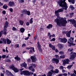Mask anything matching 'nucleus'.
<instances>
[{
    "mask_svg": "<svg viewBox=\"0 0 76 76\" xmlns=\"http://www.w3.org/2000/svg\"><path fill=\"white\" fill-rule=\"evenodd\" d=\"M52 25L49 24L48 26H46V28H48V29H50V28H52Z\"/></svg>",
    "mask_w": 76,
    "mask_h": 76,
    "instance_id": "obj_23",
    "label": "nucleus"
},
{
    "mask_svg": "<svg viewBox=\"0 0 76 76\" xmlns=\"http://www.w3.org/2000/svg\"><path fill=\"white\" fill-rule=\"evenodd\" d=\"M71 54H72L70 56V58H69V59L73 60L75 58V57H76V53L72 52L71 53Z\"/></svg>",
    "mask_w": 76,
    "mask_h": 76,
    "instance_id": "obj_7",
    "label": "nucleus"
},
{
    "mask_svg": "<svg viewBox=\"0 0 76 76\" xmlns=\"http://www.w3.org/2000/svg\"><path fill=\"white\" fill-rule=\"evenodd\" d=\"M48 37L50 39H51V37H55V34L51 35L50 33H48Z\"/></svg>",
    "mask_w": 76,
    "mask_h": 76,
    "instance_id": "obj_18",
    "label": "nucleus"
},
{
    "mask_svg": "<svg viewBox=\"0 0 76 76\" xmlns=\"http://www.w3.org/2000/svg\"><path fill=\"white\" fill-rule=\"evenodd\" d=\"M26 45V44L24 43L22 45V47H25Z\"/></svg>",
    "mask_w": 76,
    "mask_h": 76,
    "instance_id": "obj_46",
    "label": "nucleus"
},
{
    "mask_svg": "<svg viewBox=\"0 0 76 76\" xmlns=\"http://www.w3.org/2000/svg\"><path fill=\"white\" fill-rule=\"evenodd\" d=\"M14 5V3L12 2H10L9 3V5L10 6H12Z\"/></svg>",
    "mask_w": 76,
    "mask_h": 76,
    "instance_id": "obj_26",
    "label": "nucleus"
},
{
    "mask_svg": "<svg viewBox=\"0 0 76 76\" xmlns=\"http://www.w3.org/2000/svg\"><path fill=\"white\" fill-rule=\"evenodd\" d=\"M40 30H41V31H43V29L42 28H40Z\"/></svg>",
    "mask_w": 76,
    "mask_h": 76,
    "instance_id": "obj_57",
    "label": "nucleus"
},
{
    "mask_svg": "<svg viewBox=\"0 0 76 76\" xmlns=\"http://www.w3.org/2000/svg\"><path fill=\"white\" fill-rule=\"evenodd\" d=\"M29 23H29V22H26V25H27V26H29Z\"/></svg>",
    "mask_w": 76,
    "mask_h": 76,
    "instance_id": "obj_47",
    "label": "nucleus"
},
{
    "mask_svg": "<svg viewBox=\"0 0 76 76\" xmlns=\"http://www.w3.org/2000/svg\"><path fill=\"white\" fill-rule=\"evenodd\" d=\"M1 40H2V41L1 40H0V44H7V45H9L11 43V41L7 38H2L1 39Z\"/></svg>",
    "mask_w": 76,
    "mask_h": 76,
    "instance_id": "obj_3",
    "label": "nucleus"
},
{
    "mask_svg": "<svg viewBox=\"0 0 76 76\" xmlns=\"http://www.w3.org/2000/svg\"><path fill=\"white\" fill-rule=\"evenodd\" d=\"M65 57V56L63 55L61 56H60V58H64Z\"/></svg>",
    "mask_w": 76,
    "mask_h": 76,
    "instance_id": "obj_38",
    "label": "nucleus"
},
{
    "mask_svg": "<svg viewBox=\"0 0 76 76\" xmlns=\"http://www.w3.org/2000/svg\"><path fill=\"white\" fill-rule=\"evenodd\" d=\"M72 67V65H69L67 67V68L69 69H70Z\"/></svg>",
    "mask_w": 76,
    "mask_h": 76,
    "instance_id": "obj_32",
    "label": "nucleus"
},
{
    "mask_svg": "<svg viewBox=\"0 0 76 76\" xmlns=\"http://www.w3.org/2000/svg\"><path fill=\"white\" fill-rule=\"evenodd\" d=\"M55 21L56 23V25L60 26H65L66 24L67 23L65 18H61V20H60L59 18H57L55 20Z\"/></svg>",
    "mask_w": 76,
    "mask_h": 76,
    "instance_id": "obj_1",
    "label": "nucleus"
},
{
    "mask_svg": "<svg viewBox=\"0 0 76 76\" xmlns=\"http://www.w3.org/2000/svg\"><path fill=\"white\" fill-rule=\"evenodd\" d=\"M49 47L52 49V50H55V47L54 46L51 45L50 44H49Z\"/></svg>",
    "mask_w": 76,
    "mask_h": 76,
    "instance_id": "obj_19",
    "label": "nucleus"
},
{
    "mask_svg": "<svg viewBox=\"0 0 76 76\" xmlns=\"http://www.w3.org/2000/svg\"><path fill=\"white\" fill-rule=\"evenodd\" d=\"M31 48H26V50H29V49H30V50H31Z\"/></svg>",
    "mask_w": 76,
    "mask_h": 76,
    "instance_id": "obj_50",
    "label": "nucleus"
},
{
    "mask_svg": "<svg viewBox=\"0 0 76 76\" xmlns=\"http://www.w3.org/2000/svg\"><path fill=\"white\" fill-rule=\"evenodd\" d=\"M2 4H3L2 3H1V2H0V6L2 5Z\"/></svg>",
    "mask_w": 76,
    "mask_h": 76,
    "instance_id": "obj_58",
    "label": "nucleus"
},
{
    "mask_svg": "<svg viewBox=\"0 0 76 76\" xmlns=\"http://www.w3.org/2000/svg\"><path fill=\"white\" fill-rule=\"evenodd\" d=\"M38 76H40L39 75ZM41 76H46V75L45 74Z\"/></svg>",
    "mask_w": 76,
    "mask_h": 76,
    "instance_id": "obj_62",
    "label": "nucleus"
},
{
    "mask_svg": "<svg viewBox=\"0 0 76 76\" xmlns=\"http://www.w3.org/2000/svg\"><path fill=\"white\" fill-rule=\"evenodd\" d=\"M3 33V31H1V32H0V37H1V35H2V34Z\"/></svg>",
    "mask_w": 76,
    "mask_h": 76,
    "instance_id": "obj_43",
    "label": "nucleus"
},
{
    "mask_svg": "<svg viewBox=\"0 0 76 76\" xmlns=\"http://www.w3.org/2000/svg\"><path fill=\"white\" fill-rule=\"evenodd\" d=\"M55 41V38H53L50 40V41Z\"/></svg>",
    "mask_w": 76,
    "mask_h": 76,
    "instance_id": "obj_37",
    "label": "nucleus"
},
{
    "mask_svg": "<svg viewBox=\"0 0 76 76\" xmlns=\"http://www.w3.org/2000/svg\"><path fill=\"white\" fill-rule=\"evenodd\" d=\"M63 75L66 76L67 75V74H66V73L63 74Z\"/></svg>",
    "mask_w": 76,
    "mask_h": 76,
    "instance_id": "obj_54",
    "label": "nucleus"
},
{
    "mask_svg": "<svg viewBox=\"0 0 76 76\" xmlns=\"http://www.w3.org/2000/svg\"><path fill=\"white\" fill-rule=\"evenodd\" d=\"M37 43L38 44V47L40 49V45H39V42H37Z\"/></svg>",
    "mask_w": 76,
    "mask_h": 76,
    "instance_id": "obj_34",
    "label": "nucleus"
},
{
    "mask_svg": "<svg viewBox=\"0 0 76 76\" xmlns=\"http://www.w3.org/2000/svg\"><path fill=\"white\" fill-rule=\"evenodd\" d=\"M63 11V9H59L57 11H55V14L57 16H59V13H60V12H62Z\"/></svg>",
    "mask_w": 76,
    "mask_h": 76,
    "instance_id": "obj_9",
    "label": "nucleus"
},
{
    "mask_svg": "<svg viewBox=\"0 0 76 76\" xmlns=\"http://www.w3.org/2000/svg\"><path fill=\"white\" fill-rule=\"evenodd\" d=\"M69 21L70 22V23H71L73 24V25L76 28V24L75 23H76V21H75V20L74 19H70V20H69Z\"/></svg>",
    "mask_w": 76,
    "mask_h": 76,
    "instance_id": "obj_12",
    "label": "nucleus"
},
{
    "mask_svg": "<svg viewBox=\"0 0 76 76\" xmlns=\"http://www.w3.org/2000/svg\"><path fill=\"white\" fill-rule=\"evenodd\" d=\"M71 76H75V75L74 74H72L71 75Z\"/></svg>",
    "mask_w": 76,
    "mask_h": 76,
    "instance_id": "obj_51",
    "label": "nucleus"
},
{
    "mask_svg": "<svg viewBox=\"0 0 76 76\" xmlns=\"http://www.w3.org/2000/svg\"><path fill=\"white\" fill-rule=\"evenodd\" d=\"M20 66H21V68H22V67H23V66L26 68V67L27 64H26L25 63H22L21 64V65H20Z\"/></svg>",
    "mask_w": 76,
    "mask_h": 76,
    "instance_id": "obj_17",
    "label": "nucleus"
},
{
    "mask_svg": "<svg viewBox=\"0 0 76 76\" xmlns=\"http://www.w3.org/2000/svg\"><path fill=\"white\" fill-rule=\"evenodd\" d=\"M33 18H31L30 20H29V23L30 24H31L33 23Z\"/></svg>",
    "mask_w": 76,
    "mask_h": 76,
    "instance_id": "obj_28",
    "label": "nucleus"
},
{
    "mask_svg": "<svg viewBox=\"0 0 76 76\" xmlns=\"http://www.w3.org/2000/svg\"><path fill=\"white\" fill-rule=\"evenodd\" d=\"M55 52H56V53H57L58 51V50L56 49H55Z\"/></svg>",
    "mask_w": 76,
    "mask_h": 76,
    "instance_id": "obj_49",
    "label": "nucleus"
},
{
    "mask_svg": "<svg viewBox=\"0 0 76 76\" xmlns=\"http://www.w3.org/2000/svg\"><path fill=\"white\" fill-rule=\"evenodd\" d=\"M73 73L75 74L76 75V71L74 70Z\"/></svg>",
    "mask_w": 76,
    "mask_h": 76,
    "instance_id": "obj_53",
    "label": "nucleus"
},
{
    "mask_svg": "<svg viewBox=\"0 0 76 76\" xmlns=\"http://www.w3.org/2000/svg\"><path fill=\"white\" fill-rule=\"evenodd\" d=\"M21 75H24L26 76H28L30 75H33V73L31 72H29V71H24L23 72H21Z\"/></svg>",
    "mask_w": 76,
    "mask_h": 76,
    "instance_id": "obj_5",
    "label": "nucleus"
},
{
    "mask_svg": "<svg viewBox=\"0 0 76 76\" xmlns=\"http://www.w3.org/2000/svg\"><path fill=\"white\" fill-rule=\"evenodd\" d=\"M1 57H2V58H5V57H6V56L4 55H2V56H1Z\"/></svg>",
    "mask_w": 76,
    "mask_h": 76,
    "instance_id": "obj_45",
    "label": "nucleus"
},
{
    "mask_svg": "<svg viewBox=\"0 0 76 76\" xmlns=\"http://www.w3.org/2000/svg\"><path fill=\"white\" fill-rule=\"evenodd\" d=\"M1 68L2 69V70L4 69V68H3V67H1Z\"/></svg>",
    "mask_w": 76,
    "mask_h": 76,
    "instance_id": "obj_60",
    "label": "nucleus"
},
{
    "mask_svg": "<svg viewBox=\"0 0 76 76\" xmlns=\"http://www.w3.org/2000/svg\"><path fill=\"white\" fill-rule=\"evenodd\" d=\"M53 67L51 66L50 65L49 68V69L50 70H51L50 71H49L48 72V75L47 76H51L52 75V73H53L54 74H57L58 73V72H59V71H58V70L57 69H55V71H53Z\"/></svg>",
    "mask_w": 76,
    "mask_h": 76,
    "instance_id": "obj_2",
    "label": "nucleus"
},
{
    "mask_svg": "<svg viewBox=\"0 0 76 76\" xmlns=\"http://www.w3.org/2000/svg\"><path fill=\"white\" fill-rule=\"evenodd\" d=\"M55 57H56V58H58V56L57 55H55Z\"/></svg>",
    "mask_w": 76,
    "mask_h": 76,
    "instance_id": "obj_55",
    "label": "nucleus"
},
{
    "mask_svg": "<svg viewBox=\"0 0 76 76\" xmlns=\"http://www.w3.org/2000/svg\"><path fill=\"white\" fill-rule=\"evenodd\" d=\"M70 33H71V30L69 31L67 33H66V36L68 37H70Z\"/></svg>",
    "mask_w": 76,
    "mask_h": 76,
    "instance_id": "obj_20",
    "label": "nucleus"
},
{
    "mask_svg": "<svg viewBox=\"0 0 76 76\" xmlns=\"http://www.w3.org/2000/svg\"><path fill=\"white\" fill-rule=\"evenodd\" d=\"M20 31H21V32L23 33L24 31V29L23 28H21V29H20Z\"/></svg>",
    "mask_w": 76,
    "mask_h": 76,
    "instance_id": "obj_29",
    "label": "nucleus"
},
{
    "mask_svg": "<svg viewBox=\"0 0 76 76\" xmlns=\"http://www.w3.org/2000/svg\"><path fill=\"white\" fill-rule=\"evenodd\" d=\"M34 48H31V50H29V52L31 53H32L33 52H34Z\"/></svg>",
    "mask_w": 76,
    "mask_h": 76,
    "instance_id": "obj_24",
    "label": "nucleus"
},
{
    "mask_svg": "<svg viewBox=\"0 0 76 76\" xmlns=\"http://www.w3.org/2000/svg\"><path fill=\"white\" fill-rule=\"evenodd\" d=\"M60 69H63V67L62 66H60Z\"/></svg>",
    "mask_w": 76,
    "mask_h": 76,
    "instance_id": "obj_40",
    "label": "nucleus"
},
{
    "mask_svg": "<svg viewBox=\"0 0 76 76\" xmlns=\"http://www.w3.org/2000/svg\"><path fill=\"white\" fill-rule=\"evenodd\" d=\"M31 59L33 62H35L36 61V58L35 57V56H31Z\"/></svg>",
    "mask_w": 76,
    "mask_h": 76,
    "instance_id": "obj_14",
    "label": "nucleus"
},
{
    "mask_svg": "<svg viewBox=\"0 0 76 76\" xmlns=\"http://www.w3.org/2000/svg\"><path fill=\"white\" fill-rule=\"evenodd\" d=\"M29 39V37H28L26 38H25V40H27Z\"/></svg>",
    "mask_w": 76,
    "mask_h": 76,
    "instance_id": "obj_48",
    "label": "nucleus"
},
{
    "mask_svg": "<svg viewBox=\"0 0 76 76\" xmlns=\"http://www.w3.org/2000/svg\"><path fill=\"white\" fill-rule=\"evenodd\" d=\"M14 47L15 48H19V45L18 44H16L15 45H14Z\"/></svg>",
    "mask_w": 76,
    "mask_h": 76,
    "instance_id": "obj_33",
    "label": "nucleus"
},
{
    "mask_svg": "<svg viewBox=\"0 0 76 76\" xmlns=\"http://www.w3.org/2000/svg\"><path fill=\"white\" fill-rule=\"evenodd\" d=\"M1 76H4V74H1Z\"/></svg>",
    "mask_w": 76,
    "mask_h": 76,
    "instance_id": "obj_59",
    "label": "nucleus"
},
{
    "mask_svg": "<svg viewBox=\"0 0 76 76\" xmlns=\"http://www.w3.org/2000/svg\"><path fill=\"white\" fill-rule=\"evenodd\" d=\"M23 21L22 20H20L19 21V23H20V24H21V25L23 26Z\"/></svg>",
    "mask_w": 76,
    "mask_h": 76,
    "instance_id": "obj_30",
    "label": "nucleus"
},
{
    "mask_svg": "<svg viewBox=\"0 0 76 76\" xmlns=\"http://www.w3.org/2000/svg\"><path fill=\"white\" fill-rule=\"evenodd\" d=\"M6 72H7V75H9V76H12V74H11V73L10 72H8L7 70H6Z\"/></svg>",
    "mask_w": 76,
    "mask_h": 76,
    "instance_id": "obj_22",
    "label": "nucleus"
},
{
    "mask_svg": "<svg viewBox=\"0 0 76 76\" xmlns=\"http://www.w3.org/2000/svg\"><path fill=\"white\" fill-rule=\"evenodd\" d=\"M63 65H64L65 64H68V62H69V60L68 59H66L65 60H63Z\"/></svg>",
    "mask_w": 76,
    "mask_h": 76,
    "instance_id": "obj_13",
    "label": "nucleus"
},
{
    "mask_svg": "<svg viewBox=\"0 0 76 76\" xmlns=\"http://www.w3.org/2000/svg\"><path fill=\"white\" fill-rule=\"evenodd\" d=\"M73 15V13H72L70 14V15Z\"/></svg>",
    "mask_w": 76,
    "mask_h": 76,
    "instance_id": "obj_61",
    "label": "nucleus"
},
{
    "mask_svg": "<svg viewBox=\"0 0 76 76\" xmlns=\"http://www.w3.org/2000/svg\"><path fill=\"white\" fill-rule=\"evenodd\" d=\"M60 41L61 42H63L65 43L66 42H67V39H66V38H63V39H60Z\"/></svg>",
    "mask_w": 76,
    "mask_h": 76,
    "instance_id": "obj_15",
    "label": "nucleus"
},
{
    "mask_svg": "<svg viewBox=\"0 0 76 76\" xmlns=\"http://www.w3.org/2000/svg\"><path fill=\"white\" fill-rule=\"evenodd\" d=\"M66 1V0H64L62 1H60L58 2V4L60 5V6L63 7V9L66 10L68 7L66 5V3L65 2Z\"/></svg>",
    "mask_w": 76,
    "mask_h": 76,
    "instance_id": "obj_4",
    "label": "nucleus"
},
{
    "mask_svg": "<svg viewBox=\"0 0 76 76\" xmlns=\"http://www.w3.org/2000/svg\"><path fill=\"white\" fill-rule=\"evenodd\" d=\"M29 69L31 70L33 72H34V69L33 68L32 66H31L29 67Z\"/></svg>",
    "mask_w": 76,
    "mask_h": 76,
    "instance_id": "obj_25",
    "label": "nucleus"
},
{
    "mask_svg": "<svg viewBox=\"0 0 76 76\" xmlns=\"http://www.w3.org/2000/svg\"><path fill=\"white\" fill-rule=\"evenodd\" d=\"M53 62L56 64H58L59 62V60L56 58H53L52 59Z\"/></svg>",
    "mask_w": 76,
    "mask_h": 76,
    "instance_id": "obj_16",
    "label": "nucleus"
},
{
    "mask_svg": "<svg viewBox=\"0 0 76 76\" xmlns=\"http://www.w3.org/2000/svg\"><path fill=\"white\" fill-rule=\"evenodd\" d=\"M12 30H13L14 31H17V29H16V28H15V27H12Z\"/></svg>",
    "mask_w": 76,
    "mask_h": 76,
    "instance_id": "obj_36",
    "label": "nucleus"
},
{
    "mask_svg": "<svg viewBox=\"0 0 76 76\" xmlns=\"http://www.w3.org/2000/svg\"><path fill=\"white\" fill-rule=\"evenodd\" d=\"M21 2H24V0H21Z\"/></svg>",
    "mask_w": 76,
    "mask_h": 76,
    "instance_id": "obj_63",
    "label": "nucleus"
},
{
    "mask_svg": "<svg viewBox=\"0 0 76 76\" xmlns=\"http://www.w3.org/2000/svg\"><path fill=\"white\" fill-rule=\"evenodd\" d=\"M10 69L13 70V71H14V72H15V73H17L18 72V69L17 68H16L15 67H14V66H11Z\"/></svg>",
    "mask_w": 76,
    "mask_h": 76,
    "instance_id": "obj_11",
    "label": "nucleus"
},
{
    "mask_svg": "<svg viewBox=\"0 0 76 76\" xmlns=\"http://www.w3.org/2000/svg\"><path fill=\"white\" fill-rule=\"evenodd\" d=\"M7 47H6V51L8 53V51L7 50Z\"/></svg>",
    "mask_w": 76,
    "mask_h": 76,
    "instance_id": "obj_52",
    "label": "nucleus"
},
{
    "mask_svg": "<svg viewBox=\"0 0 76 76\" xmlns=\"http://www.w3.org/2000/svg\"><path fill=\"white\" fill-rule=\"evenodd\" d=\"M9 10H10V11L11 12H12V10H13V9L12 8H10V9H9Z\"/></svg>",
    "mask_w": 76,
    "mask_h": 76,
    "instance_id": "obj_41",
    "label": "nucleus"
},
{
    "mask_svg": "<svg viewBox=\"0 0 76 76\" xmlns=\"http://www.w3.org/2000/svg\"><path fill=\"white\" fill-rule=\"evenodd\" d=\"M2 14L4 15H5L6 14V11H2Z\"/></svg>",
    "mask_w": 76,
    "mask_h": 76,
    "instance_id": "obj_44",
    "label": "nucleus"
},
{
    "mask_svg": "<svg viewBox=\"0 0 76 76\" xmlns=\"http://www.w3.org/2000/svg\"><path fill=\"white\" fill-rule=\"evenodd\" d=\"M27 61L28 62H30V59H28V60H27Z\"/></svg>",
    "mask_w": 76,
    "mask_h": 76,
    "instance_id": "obj_56",
    "label": "nucleus"
},
{
    "mask_svg": "<svg viewBox=\"0 0 76 76\" xmlns=\"http://www.w3.org/2000/svg\"><path fill=\"white\" fill-rule=\"evenodd\" d=\"M73 37H70V39H69V42H68V43L69 44V46H71V45L75 46V44L72 43L73 42Z\"/></svg>",
    "mask_w": 76,
    "mask_h": 76,
    "instance_id": "obj_6",
    "label": "nucleus"
},
{
    "mask_svg": "<svg viewBox=\"0 0 76 76\" xmlns=\"http://www.w3.org/2000/svg\"><path fill=\"white\" fill-rule=\"evenodd\" d=\"M14 59H15V60H16L17 61H19L20 60V58L18 56H16L14 57Z\"/></svg>",
    "mask_w": 76,
    "mask_h": 76,
    "instance_id": "obj_21",
    "label": "nucleus"
},
{
    "mask_svg": "<svg viewBox=\"0 0 76 76\" xmlns=\"http://www.w3.org/2000/svg\"><path fill=\"white\" fill-rule=\"evenodd\" d=\"M22 13H24L25 14L28 15H31V12L29 11H27L26 10H24L21 11Z\"/></svg>",
    "mask_w": 76,
    "mask_h": 76,
    "instance_id": "obj_8",
    "label": "nucleus"
},
{
    "mask_svg": "<svg viewBox=\"0 0 76 76\" xmlns=\"http://www.w3.org/2000/svg\"><path fill=\"white\" fill-rule=\"evenodd\" d=\"M7 8V6L6 5H4V6H3V8L4 9H6Z\"/></svg>",
    "mask_w": 76,
    "mask_h": 76,
    "instance_id": "obj_31",
    "label": "nucleus"
},
{
    "mask_svg": "<svg viewBox=\"0 0 76 76\" xmlns=\"http://www.w3.org/2000/svg\"><path fill=\"white\" fill-rule=\"evenodd\" d=\"M59 53H60V54H61V55L63 54H64V53H63V52L62 51H60Z\"/></svg>",
    "mask_w": 76,
    "mask_h": 76,
    "instance_id": "obj_42",
    "label": "nucleus"
},
{
    "mask_svg": "<svg viewBox=\"0 0 76 76\" xmlns=\"http://www.w3.org/2000/svg\"><path fill=\"white\" fill-rule=\"evenodd\" d=\"M70 8L72 10H73L75 8L74 7H73L72 5L70 6Z\"/></svg>",
    "mask_w": 76,
    "mask_h": 76,
    "instance_id": "obj_35",
    "label": "nucleus"
},
{
    "mask_svg": "<svg viewBox=\"0 0 76 76\" xmlns=\"http://www.w3.org/2000/svg\"><path fill=\"white\" fill-rule=\"evenodd\" d=\"M73 50V49H69L68 50V51L71 52Z\"/></svg>",
    "mask_w": 76,
    "mask_h": 76,
    "instance_id": "obj_39",
    "label": "nucleus"
},
{
    "mask_svg": "<svg viewBox=\"0 0 76 76\" xmlns=\"http://www.w3.org/2000/svg\"><path fill=\"white\" fill-rule=\"evenodd\" d=\"M33 76H36V74H33Z\"/></svg>",
    "mask_w": 76,
    "mask_h": 76,
    "instance_id": "obj_64",
    "label": "nucleus"
},
{
    "mask_svg": "<svg viewBox=\"0 0 76 76\" xmlns=\"http://www.w3.org/2000/svg\"><path fill=\"white\" fill-rule=\"evenodd\" d=\"M68 2H71L72 4H74L75 3V0H68Z\"/></svg>",
    "mask_w": 76,
    "mask_h": 76,
    "instance_id": "obj_27",
    "label": "nucleus"
},
{
    "mask_svg": "<svg viewBox=\"0 0 76 76\" xmlns=\"http://www.w3.org/2000/svg\"><path fill=\"white\" fill-rule=\"evenodd\" d=\"M8 22H7V21H6L5 23L4 24V30H5L4 32V34L6 35V28H7V27H8Z\"/></svg>",
    "mask_w": 76,
    "mask_h": 76,
    "instance_id": "obj_10",
    "label": "nucleus"
}]
</instances>
